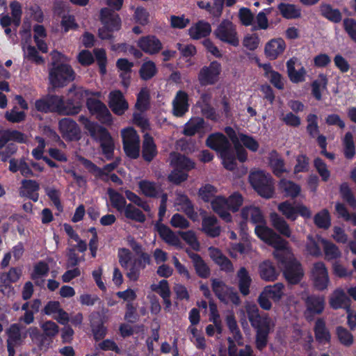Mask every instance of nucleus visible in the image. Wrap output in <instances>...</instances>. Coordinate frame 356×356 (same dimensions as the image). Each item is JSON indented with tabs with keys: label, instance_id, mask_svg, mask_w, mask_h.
<instances>
[{
	"label": "nucleus",
	"instance_id": "nucleus-17",
	"mask_svg": "<svg viewBox=\"0 0 356 356\" xmlns=\"http://www.w3.org/2000/svg\"><path fill=\"white\" fill-rule=\"evenodd\" d=\"M108 106L115 115H122L128 109L129 104L123 93L115 90L108 95Z\"/></svg>",
	"mask_w": 356,
	"mask_h": 356
},
{
	"label": "nucleus",
	"instance_id": "nucleus-61",
	"mask_svg": "<svg viewBox=\"0 0 356 356\" xmlns=\"http://www.w3.org/2000/svg\"><path fill=\"white\" fill-rule=\"evenodd\" d=\"M5 118L12 123H20L25 120L26 113L23 111H19L17 107L14 106L11 110L6 112Z\"/></svg>",
	"mask_w": 356,
	"mask_h": 356
},
{
	"label": "nucleus",
	"instance_id": "nucleus-35",
	"mask_svg": "<svg viewBox=\"0 0 356 356\" xmlns=\"http://www.w3.org/2000/svg\"><path fill=\"white\" fill-rule=\"evenodd\" d=\"M217 218L214 216H209L203 218L202 222V231L212 238L218 236L220 234V227L217 226Z\"/></svg>",
	"mask_w": 356,
	"mask_h": 356
},
{
	"label": "nucleus",
	"instance_id": "nucleus-13",
	"mask_svg": "<svg viewBox=\"0 0 356 356\" xmlns=\"http://www.w3.org/2000/svg\"><path fill=\"white\" fill-rule=\"evenodd\" d=\"M151 264V257L147 252H141L138 257L135 258L131 262L127 277L133 282H136L140 276L142 270L146 268L147 265Z\"/></svg>",
	"mask_w": 356,
	"mask_h": 356
},
{
	"label": "nucleus",
	"instance_id": "nucleus-64",
	"mask_svg": "<svg viewBox=\"0 0 356 356\" xmlns=\"http://www.w3.org/2000/svg\"><path fill=\"white\" fill-rule=\"evenodd\" d=\"M314 166L321 177L323 181H328L330 177V172L327 169L326 163L320 157H317L314 160Z\"/></svg>",
	"mask_w": 356,
	"mask_h": 356
},
{
	"label": "nucleus",
	"instance_id": "nucleus-41",
	"mask_svg": "<svg viewBox=\"0 0 356 356\" xmlns=\"http://www.w3.org/2000/svg\"><path fill=\"white\" fill-rule=\"evenodd\" d=\"M321 15L333 23H339L342 19V15L337 8H333L330 4L323 3L320 7Z\"/></svg>",
	"mask_w": 356,
	"mask_h": 356
},
{
	"label": "nucleus",
	"instance_id": "nucleus-38",
	"mask_svg": "<svg viewBox=\"0 0 356 356\" xmlns=\"http://www.w3.org/2000/svg\"><path fill=\"white\" fill-rule=\"evenodd\" d=\"M138 186L142 193L147 197H157L162 191L157 183L146 179L141 180Z\"/></svg>",
	"mask_w": 356,
	"mask_h": 356
},
{
	"label": "nucleus",
	"instance_id": "nucleus-42",
	"mask_svg": "<svg viewBox=\"0 0 356 356\" xmlns=\"http://www.w3.org/2000/svg\"><path fill=\"white\" fill-rule=\"evenodd\" d=\"M150 94L147 88H143L137 95L135 108L140 113L147 111L150 106Z\"/></svg>",
	"mask_w": 356,
	"mask_h": 356
},
{
	"label": "nucleus",
	"instance_id": "nucleus-9",
	"mask_svg": "<svg viewBox=\"0 0 356 356\" xmlns=\"http://www.w3.org/2000/svg\"><path fill=\"white\" fill-rule=\"evenodd\" d=\"M123 149L131 159H136L140 156V138L133 127H127L121 132Z\"/></svg>",
	"mask_w": 356,
	"mask_h": 356
},
{
	"label": "nucleus",
	"instance_id": "nucleus-57",
	"mask_svg": "<svg viewBox=\"0 0 356 356\" xmlns=\"http://www.w3.org/2000/svg\"><path fill=\"white\" fill-rule=\"evenodd\" d=\"M224 168L228 170H234L236 168V157L230 147L220 154Z\"/></svg>",
	"mask_w": 356,
	"mask_h": 356
},
{
	"label": "nucleus",
	"instance_id": "nucleus-23",
	"mask_svg": "<svg viewBox=\"0 0 356 356\" xmlns=\"http://www.w3.org/2000/svg\"><path fill=\"white\" fill-rule=\"evenodd\" d=\"M210 257L216 264L219 266L220 270L225 273H232L234 271V266L231 260L226 257L217 248L211 247L209 249Z\"/></svg>",
	"mask_w": 356,
	"mask_h": 356
},
{
	"label": "nucleus",
	"instance_id": "nucleus-43",
	"mask_svg": "<svg viewBox=\"0 0 356 356\" xmlns=\"http://www.w3.org/2000/svg\"><path fill=\"white\" fill-rule=\"evenodd\" d=\"M171 165L180 170L189 171L195 168V163L190 158L178 154L171 160Z\"/></svg>",
	"mask_w": 356,
	"mask_h": 356
},
{
	"label": "nucleus",
	"instance_id": "nucleus-11",
	"mask_svg": "<svg viewBox=\"0 0 356 356\" xmlns=\"http://www.w3.org/2000/svg\"><path fill=\"white\" fill-rule=\"evenodd\" d=\"M222 71L221 64L217 61H211L209 65L203 66L197 74V79L201 86H213L218 80Z\"/></svg>",
	"mask_w": 356,
	"mask_h": 356
},
{
	"label": "nucleus",
	"instance_id": "nucleus-33",
	"mask_svg": "<svg viewBox=\"0 0 356 356\" xmlns=\"http://www.w3.org/2000/svg\"><path fill=\"white\" fill-rule=\"evenodd\" d=\"M259 273L261 279L266 282H273L279 275L277 268L270 260H265L259 265Z\"/></svg>",
	"mask_w": 356,
	"mask_h": 356
},
{
	"label": "nucleus",
	"instance_id": "nucleus-40",
	"mask_svg": "<svg viewBox=\"0 0 356 356\" xmlns=\"http://www.w3.org/2000/svg\"><path fill=\"white\" fill-rule=\"evenodd\" d=\"M269 165L273 174L277 177H280L284 172H287L285 168L284 160L278 155L276 151H273L270 154Z\"/></svg>",
	"mask_w": 356,
	"mask_h": 356
},
{
	"label": "nucleus",
	"instance_id": "nucleus-44",
	"mask_svg": "<svg viewBox=\"0 0 356 356\" xmlns=\"http://www.w3.org/2000/svg\"><path fill=\"white\" fill-rule=\"evenodd\" d=\"M277 8L282 17L287 19L299 18L301 15L300 10L294 4L280 3Z\"/></svg>",
	"mask_w": 356,
	"mask_h": 356
},
{
	"label": "nucleus",
	"instance_id": "nucleus-1",
	"mask_svg": "<svg viewBox=\"0 0 356 356\" xmlns=\"http://www.w3.org/2000/svg\"><path fill=\"white\" fill-rule=\"evenodd\" d=\"M89 95L99 97L100 92L79 88L65 102L62 97L49 95L45 97L37 99L35 102V107L38 111L44 113L51 112L62 115H74L81 111L84 97Z\"/></svg>",
	"mask_w": 356,
	"mask_h": 356
},
{
	"label": "nucleus",
	"instance_id": "nucleus-26",
	"mask_svg": "<svg viewBox=\"0 0 356 356\" xmlns=\"http://www.w3.org/2000/svg\"><path fill=\"white\" fill-rule=\"evenodd\" d=\"M158 154L157 147L154 138L146 133L143 136L142 144V157L146 162H151Z\"/></svg>",
	"mask_w": 356,
	"mask_h": 356
},
{
	"label": "nucleus",
	"instance_id": "nucleus-58",
	"mask_svg": "<svg viewBox=\"0 0 356 356\" xmlns=\"http://www.w3.org/2000/svg\"><path fill=\"white\" fill-rule=\"evenodd\" d=\"M306 120L307 125L306 130L311 138H315L319 134V127L318 123V116L314 113H309Z\"/></svg>",
	"mask_w": 356,
	"mask_h": 356
},
{
	"label": "nucleus",
	"instance_id": "nucleus-45",
	"mask_svg": "<svg viewBox=\"0 0 356 356\" xmlns=\"http://www.w3.org/2000/svg\"><path fill=\"white\" fill-rule=\"evenodd\" d=\"M284 286L282 283L277 282L273 285L266 286L263 290L266 294L275 302H278L284 296Z\"/></svg>",
	"mask_w": 356,
	"mask_h": 356
},
{
	"label": "nucleus",
	"instance_id": "nucleus-53",
	"mask_svg": "<svg viewBox=\"0 0 356 356\" xmlns=\"http://www.w3.org/2000/svg\"><path fill=\"white\" fill-rule=\"evenodd\" d=\"M23 327L19 323H13L6 330L8 335V340L10 342L17 343L22 340V338L25 339L27 336V333L25 332L22 337L21 330Z\"/></svg>",
	"mask_w": 356,
	"mask_h": 356
},
{
	"label": "nucleus",
	"instance_id": "nucleus-27",
	"mask_svg": "<svg viewBox=\"0 0 356 356\" xmlns=\"http://www.w3.org/2000/svg\"><path fill=\"white\" fill-rule=\"evenodd\" d=\"M266 243L271 245L275 249L273 254L277 262L279 261V258L277 257V254H282L284 257L290 255L289 253L286 252V250L289 249L288 241L275 232Z\"/></svg>",
	"mask_w": 356,
	"mask_h": 356
},
{
	"label": "nucleus",
	"instance_id": "nucleus-52",
	"mask_svg": "<svg viewBox=\"0 0 356 356\" xmlns=\"http://www.w3.org/2000/svg\"><path fill=\"white\" fill-rule=\"evenodd\" d=\"M343 155L348 160L353 159L355 155V143L350 132H347L343 138Z\"/></svg>",
	"mask_w": 356,
	"mask_h": 356
},
{
	"label": "nucleus",
	"instance_id": "nucleus-50",
	"mask_svg": "<svg viewBox=\"0 0 356 356\" xmlns=\"http://www.w3.org/2000/svg\"><path fill=\"white\" fill-rule=\"evenodd\" d=\"M314 222L318 228L327 229L331 225V218L328 210L324 209L315 214Z\"/></svg>",
	"mask_w": 356,
	"mask_h": 356
},
{
	"label": "nucleus",
	"instance_id": "nucleus-25",
	"mask_svg": "<svg viewBox=\"0 0 356 356\" xmlns=\"http://www.w3.org/2000/svg\"><path fill=\"white\" fill-rule=\"evenodd\" d=\"M159 236L168 244L177 248H181V242L179 236L175 234L167 225L157 222L155 225Z\"/></svg>",
	"mask_w": 356,
	"mask_h": 356
},
{
	"label": "nucleus",
	"instance_id": "nucleus-51",
	"mask_svg": "<svg viewBox=\"0 0 356 356\" xmlns=\"http://www.w3.org/2000/svg\"><path fill=\"white\" fill-rule=\"evenodd\" d=\"M225 322L229 330V332L233 335V339L238 342V345L241 343L239 342L243 339L242 334L240 331V329L238 326L235 316L234 314H230L227 315L225 318Z\"/></svg>",
	"mask_w": 356,
	"mask_h": 356
},
{
	"label": "nucleus",
	"instance_id": "nucleus-28",
	"mask_svg": "<svg viewBox=\"0 0 356 356\" xmlns=\"http://www.w3.org/2000/svg\"><path fill=\"white\" fill-rule=\"evenodd\" d=\"M307 312L316 315L323 313L325 309V297L321 295L311 294L305 300Z\"/></svg>",
	"mask_w": 356,
	"mask_h": 356
},
{
	"label": "nucleus",
	"instance_id": "nucleus-15",
	"mask_svg": "<svg viewBox=\"0 0 356 356\" xmlns=\"http://www.w3.org/2000/svg\"><path fill=\"white\" fill-rule=\"evenodd\" d=\"M58 128L66 140H77L80 138V129L76 122L70 118L61 119L58 122Z\"/></svg>",
	"mask_w": 356,
	"mask_h": 356
},
{
	"label": "nucleus",
	"instance_id": "nucleus-2",
	"mask_svg": "<svg viewBox=\"0 0 356 356\" xmlns=\"http://www.w3.org/2000/svg\"><path fill=\"white\" fill-rule=\"evenodd\" d=\"M245 311L250 323L256 332L255 346L257 350L262 351L268 345L271 319L267 314H261L255 304L247 305Z\"/></svg>",
	"mask_w": 356,
	"mask_h": 356
},
{
	"label": "nucleus",
	"instance_id": "nucleus-30",
	"mask_svg": "<svg viewBox=\"0 0 356 356\" xmlns=\"http://www.w3.org/2000/svg\"><path fill=\"white\" fill-rule=\"evenodd\" d=\"M40 185L35 180L23 179L19 195L21 197H26L36 202L39 199V194L38 193Z\"/></svg>",
	"mask_w": 356,
	"mask_h": 356
},
{
	"label": "nucleus",
	"instance_id": "nucleus-36",
	"mask_svg": "<svg viewBox=\"0 0 356 356\" xmlns=\"http://www.w3.org/2000/svg\"><path fill=\"white\" fill-rule=\"evenodd\" d=\"M278 187L281 193L287 197L296 198L301 191V188L298 184L286 179H282L280 181Z\"/></svg>",
	"mask_w": 356,
	"mask_h": 356
},
{
	"label": "nucleus",
	"instance_id": "nucleus-6",
	"mask_svg": "<svg viewBox=\"0 0 356 356\" xmlns=\"http://www.w3.org/2000/svg\"><path fill=\"white\" fill-rule=\"evenodd\" d=\"M249 181L257 194L266 199H270L274 195V183L271 175L263 170L251 172Z\"/></svg>",
	"mask_w": 356,
	"mask_h": 356
},
{
	"label": "nucleus",
	"instance_id": "nucleus-20",
	"mask_svg": "<svg viewBox=\"0 0 356 356\" xmlns=\"http://www.w3.org/2000/svg\"><path fill=\"white\" fill-rule=\"evenodd\" d=\"M137 44L142 51L150 55L159 53L162 49L161 41L156 36L151 35L141 37Z\"/></svg>",
	"mask_w": 356,
	"mask_h": 356
},
{
	"label": "nucleus",
	"instance_id": "nucleus-55",
	"mask_svg": "<svg viewBox=\"0 0 356 356\" xmlns=\"http://www.w3.org/2000/svg\"><path fill=\"white\" fill-rule=\"evenodd\" d=\"M339 193L341 198L351 207H356V199L347 182H343L339 186Z\"/></svg>",
	"mask_w": 356,
	"mask_h": 356
},
{
	"label": "nucleus",
	"instance_id": "nucleus-12",
	"mask_svg": "<svg viewBox=\"0 0 356 356\" xmlns=\"http://www.w3.org/2000/svg\"><path fill=\"white\" fill-rule=\"evenodd\" d=\"M312 277L313 284L318 291L325 290L330 283L327 269L323 261H318L314 264L312 269Z\"/></svg>",
	"mask_w": 356,
	"mask_h": 356
},
{
	"label": "nucleus",
	"instance_id": "nucleus-5",
	"mask_svg": "<svg viewBox=\"0 0 356 356\" xmlns=\"http://www.w3.org/2000/svg\"><path fill=\"white\" fill-rule=\"evenodd\" d=\"M279 258L277 264L282 269L283 275L288 284L296 285L299 284L304 277V270L301 263L291 254L284 257L277 254Z\"/></svg>",
	"mask_w": 356,
	"mask_h": 356
},
{
	"label": "nucleus",
	"instance_id": "nucleus-16",
	"mask_svg": "<svg viewBox=\"0 0 356 356\" xmlns=\"http://www.w3.org/2000/svg\"><path fill=\"white\" fill-rule=\"evenodd\" d=\"M270 220L272 226L278 232L280 236L290 238L292 242H298L297 238L292 234V231L286 220L278 213L273 212L270 215Z\"/></svg>",
	"mask_w": 356,
	"mask_h": 356
},
{
	"label": "nucleus",
	"instance_id": "nucleus-62",
	"mask_svg": "<svg viewBox=\"0 0 356 356\" xmlns=\"http://www.w3.org/2000/svg\"><path fill=\"white\" fill-rule=\"evenodd\" d=\"M309 169V159L306 154H299L296 157V164L293 168L294 174L308 172Z\"/></svg>",
	"mask_w": 356,
	"mask_h": 356
},
{
	"label": "nucleus",
	"instance_id": "nucleus-7",
	"mask_svg": "<svg viewBox=\"0 0 356 356\" xmlns=\"http://www.w3.org/2000/svg\"><path fill=\"white\" fill-rule=\"evenodd\" d=\"M51 65L49 79L54 88H63L74 79V72L70 65L54 60Z\"/></svg>",
	"mask_w": 356,
	"mask_h": 356
},
{
	"label": "nucleus",
	"instance_id": "nucleus-18",
	"mask_svg": "<svg viewBox=\"0 0 356 356\" xmlns=\"http://www.w3.org/2000/svg\"><path fill=\"white\" fill-rule=\"evenodd\" d=\"M206 145L219 154L230 147L227 138L220 132L209 134L206 140Z\"/></svg>",
	"mask_w": 356,
	"mask_h": 356
},
{
	"label": "nucleus",
	"instance_id": "nucleus-63",
	"mask_svg": "<svg viewBox=\"0 0 356 356\" xmlns=\"http://www.w3.org/2000/svg\"><path fill=\"white\" fill-rule=\"evenodd\" d=\"M44 191L56 208L60 211H63V206L60 202V192L54 187L49 186L44 188Z\"/></svg>",
	"mask_w": 356,
	"mask_h": 356
},
{
	"label": "nucleus",
	"instance_id": "nucleus-19",
	"mask_svg": "<svg viewBox=\"0 0 356 356\" xmlns=\"http://www.w3.org/2000/svg\"><path fill=\"white\" fill-rule=\"evenodd\" d=\"M313 330L315 340L318 344L325 345L331 343L332 335L323 318H318L316 320Z\"/></svg>",
	"mask_w": 356,
	"mask_h": 356
},
{
	"label": "nucleus",
	"instance_id": "nucleus-14",
	"mask_svg": "<svg viewBox=\"0 0 356 356\" xmlns=\"http://www.w3.org/2000/svg\"><path fill=\"white\" fill-rule=\"evenodd\" d=\"M80 161H81L85 168H86L90 173L92 174L96 178L101 179L105 182H107L108 179H104V177L108 175L106 171L108 172L113 171L119 164V161L116 160L112 163L104 165V167L101 168L90 160L84 157H81Z\"/></svg>",
	"mask_w": 356,
	"mask_h": 356
},
{
	"label": "nucleus",
	"instance_id": "nucleus-59",
	"mask_svg": "<svg viewBox=\"0 0 356 356\" xmlns=\"http://www.w3.org/2000/svg\"><path fill=\"white\" fill-rule=\"evenodd\" d=\"M217 188L211 184H207L199 189L198 195L205 202H209L216 197Z\"/></svg>",
	"mask_w": 356,
	"mask_h": 356
},
{
	"label": "nucleus",
	"instance_id": "nucleus-8",
	"mask_svg": "<svg viewBox=\"0 0 356 356\" xmlns=\"http://www.w3.org/2000/svg\"><path fill=\"white\" fill-rule=\"evenodd\" d=\"M213 34L216 39L223 43L234 47L239 45L236 26L229 19H222L214 29Z\"/></svg>",
	"mask_w": 356,
	"mask_h": 356
},
{
	"label": "nucleus",
	"instance_id": "nucleus-29",
	"mask_svg": "<svg viewBox=\"0 0 356 356\" xmlns=\"http://www.w3.org/2000/svg\"><path fill=\"white\" fill-rule=\"evenodd\" d=\"M212 32L211 24L204 20H199L188 29V35L193 40L208 37Z\"/></svg>",
	"mask_w": 356,
	"mask_h": 356
},
{
	"label": "nucleus",
	"instance_id": "nucleus-24",
	"mask_svg": "<svg viewBox=\"0 0 356 356\" xmlns=\"http://www.w3.org/2000/svg\"><path fill=\"white\" fill-rule=\"evenodd\" d=\"M189 258L191 259L195 273L198 277L207 279L210 276L211 270L202 257L197 253L186 250Z\"/></svg>",
	"mask_w": 356,
	"mask_h": 356
},
{
	"label": "nucleus",
	"instance_id": "nucleus-21",
	"mask_svg": "<svg viewBox=\"0 0 356 356\" xmlns=\"http://www.w3.org/2000/svg\"><path fill=\"white\" fill-rule=\"evenodd\" d=\"M286 49V42L281 38H273L269 40L265 45L264 53L270 60H275L282 54Z\"/></svg>",
	"mask_w": 356,
	"mask_h": 356
},
{
	"label": "nucleus",
	"instance_id": "nucleus-47",
	"mask_svg": "<svg viewBox=\"0 0 356 356\" xmlns=\"http://www.w3.org/2000/svg\"><path fill=\"white\" fill-rule=\"evenodd\" d=\"M122 212H124L125 218L129 220L140 223H143L146 220V216L143 212L132 204H128Z\"/></svg>",
	"mask_w": 356,
	"mask_h": 356
},
{
	"label": "nucleus",
	"instance_id": "nucleus-46",
	"mask_svg": "<svg viewBox=\"0 0 356 356\" xmlns=\"http://www.w3.org/2000/svg\"><path fill=\"white\" fill-rule=\"evenodd\" d=\"M321 243L323 245V250L326 260L332 261L341 257V252L335 244L324 238L321 239Z\"/></svg>",
	"mask_w": 356,
	"mask_h": 356
},
{
	"label": "nucleus",
	"instance_id": "nucleus-32",
	"mask_svg": "<svg viewBox=\"0 0 356 356\" xmlns=\"http://www.w3.org/2000/svg\"><path fill=\"white\" fill-rule=\"evenodd\" d=\"M236 277L238 280V288L240 293L243 296H248L250 292V288L252 282L249 271L245 267L242 266L237 271Z\"/></svg>",
	"mask_w": 356,
	"mask_h": 356
},
{
	"label": "nucleus",
	"instance_id": "nucleus-37",
	"mask_svg": "<svg viewBox=\"0 0 356 356\" xmlns=\"http://www.w3.org/2000/svg\"><path fill=\"white\" fill-rule=\"evenodd\" d=\"M328 79L323 73L319 74L318 79L312 82V95L318 101L322 99V92L327 90Z\"/></svg>",
	"mask_w": 356,
	"mask_h": 356
},
{
	"label": "nucleus",
	"instance_id": "nucleus-10",
	"mask_svg": "<svg viewBox=\"0 0 356 356\" xmlns=\"http://www.w3.org/2000/svg\"><path fill=\"white\" fill-rule=\"evenodd\" d=\"M277 209L287 220L293 222L296 220L299 216L305 219H309L312 216V212L307 207L300 203L293 205L288 200L280 203Z\"/></svg>",
	"mask_w": 356,
	"mask_h": 356
},
{
	"label": "nucleus",
	"instance_id": "nucleus-60",
	"mask_svg": "<svg viewBox=\"0 0 356 356\" xmlns=\"http://www.w3.org/2000/svg\"><path fill=\"white\" fill-rule=\"evenodd\" d=\"M178 234L181 238L189 245L193 250H199L200 243L197 241L196 235L193 230H188L186 232L179 231Z\"/></svg>",
	"mask_w": 356,
	"mask_h": 356
},
{
	"label": "nucleus",
	"instance_id": "nucleus-31",
	"mask_svg": "<svg viewBox=\"0 0 356 356\" xmlns=\"http://www.w3.org/2000/svg\"><path fill=\"white\" fill-rule=\"evenodd\" d=\"M90 326L95 341H99L105 337L107 329L104 325V321L99 313L92 314L90 317Z\"/></svg>",
	"mask_w": 356,
	"mask_h": 356
},
{
	"label": "nucleus",
	"instance_id": "nucleus-34",
	"mask_svg": "<svg viewBox=\"0 0 356 356\" xmlns=\"http://www.w3.org/2000/svg\"><path fill=\"white\" fill-rule=\"evenodd\" d=\"M330 305L334 309L343 308L348 309L350 300L342 289H336L330 299Z\"/></svg>",
	"mask_w": 356,
	"mask_h": 356
},
{
	"label": "nucleus",
	"instance_id": "nucleus-49",
	"mask_svg": "<svg viewBox=\"0 0 356 356\" xmlns=\"http://www.w3.org/2000/svg\"><path fill=\"white\" fill-rule=\"evenodd\" d=\"M204 120L202 118L191 120L185 124L183 134L187 136H193L204 128Z\"/></svg>",
	"mask_w": 356,
	"mask_h": 356
},
{
	"label": "nucleus",
	"instance_id": "nucleus-48",
	"mask_svg": "<svg viewBox=\"0 0 356 356\" xmlns=\"http://www.w3.org/2000/svg\"><path fill=\"white\" fill-rule=\"evenodd\" d=\"M158 72L156 64L152 60L144 62L140 70L139 76L143 81H149L152 79Z\"/></svg>",
	"mask_w": 356,
	"mask_h": 356
},
{
	"label": "nucleus",
	"instance_id": "nucleus-3",
	"mask_svg": "<svg viewBox=\"0 0 356 356\" xmlns=\"http://www.w3.org/2000/svg\"><path fill=\"white\" fill-rule=\"evenodd\" d=\"M79 122L82 124L93 140L99 144L102 155L106 160L114 158L115 143L108 130L97 122L90 121L85 115H79Z\"/></svg>",
	"mask_w": 356,
	"mask_h": 356
},
{
	"label": "nucleus",
	"instance_id": "nucleus-4",
	"mask_svg": "<svg viewBox=\"0 0 356 356\" xmlns=\"http://www.w3.org/2000/svg\"><path fill=\"white\" fill-rule=\"evenodd\" d=\"M109 8H103L100 10V20L103 26L98 30V35L102 40H111L113 33L121 28L122 21L115 10H120L124 0H106Z\"/></svg>",
	"mask_w": 356,
	"mask_h": 356
},
{
	"label": "nucleus",
	"instance_id": "nucleus-56",
	"mask_svg": "<svg viewBox=\"0 0 356 356\" xmlns=\"http://www.w3.org/2000/svg\"><path fill=\"white\" fill-rule=\"evenodd\" d=\"M336 334L341 344L350 347L354 341L353 335L343 326L336 327Z\"/></svg>",
	"mask_w": 356,
	"mask_h": 356
},
{
	"label": "nucleus",
	"instance_id": "nucleus-22",
	"mask_svg": "<svg viewBox=\"0 0 356 356\" xmlns=\"http://www.w3.org/2000/svg\"><path fill=\"white\" fill-rule=\"evenodd\" d=\"M188 95L184 90H179L172 101V111L176 117H182L189 108Z\"/></svg>",
	"mask_w": 356,
	"mask_h": 356
},
{
	"label": "nucleus",
	"instance_id": "nucleus-39",
	"mask_svg": "<svg viewBox=\"0 0 356 356\" xmlns=\"http://www.w3.org/2000/svg\"><path fill=\"white\" fill-rule=\"evenodd\" d=\"M107 194L111 202V207L115 209L118 212L122 213L128 204L125 197L119 192L112 188L107 189Z\"/></svg>",
	"mask_w": 356,
	"mask_h": 356
},
{
	"label": "nucleus",
	"instance_id": "nucleus-54",
	"mask_svg": "<svg viewBox=\"0 0 356 356\" xmlns=\"http://www.w3.org/2000/svg\"><path fill=\"white\" fill-rule=\"evenodd\" d=\"M179 204L181 206L182 211L191 219L195 220L197 217V213L194 210V207L186 195H182L179 198Z\"/></svg>",
	"mask_w": 356,
	"mask_h": 356
}]
</instances>
